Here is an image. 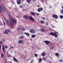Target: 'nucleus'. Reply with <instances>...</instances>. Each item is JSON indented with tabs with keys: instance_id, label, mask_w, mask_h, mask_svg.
Instances as JSON below:
<instances>
[{
	"instance_id": "nucleus-1",
	"label": "nucleus",
	"mask_w": 63,
	"mask_h": 63,
	"mask_svg": "<svg viewBox=\"0 0 63 63\" xmlns=\"http://www.w3.org/2000/svg\"><path fill=\"white\" fill-rule=\"evenodd\" d=\"M9 17V20L10 21V26L11 27L13 28V27L14 26V23H16V20H14V19L11 18V15L10 14H8Z\"/></svg>"
},
{
	"instance_id": "nucleus-2",
	"label": "nucleus",
	"mask_w": 63,
	"mask_h": 63,
	"mask_svg": "<svg viewBox=\"0 0 63 63\" xmlns=\"http://www.w3.org/2000/svg\"><path fill=\"white\" fill-rule=\"evenodd\" d=\"M49 34L50 35H52L53 36H55L56 38H57V33H56L51 32L49 33Z\"/></svg>"
},
{
	"instance_id": "nucleus-3",
	"label": "nucleus",
	"mask_w": 63,
	"mask_h": 63,
	"mask_svg": "<svg viewBox=\"0 0 63 63\" xmlns=\"http://www.w3.org/2000/svg\"><path fill=\"white\" fill-rule=\"evenodd\" d=\"M11 33V32L10 30H5V31H4L3 32V34H8V32Z\"/></svg>"
},
{
	"instance_id": "nucleus-4",
	"label": "nucleus",
	"mask_w": 63,
	"mask_h": 63,
	"mask_svg": "<svg viewBox=\"0 0 63 63\" xmlns=\"http://www.w3.org/2000/svg\"><path fill=\"white\" fill-rule=\"evenodd\" d=\"M52 16L53 18H55L56 19H57L58 18V16L55 14H53L52 15Z\"/></svg>"
},
{
	"instance_id": "nucleus-5",
	"label": "nucleus",
	"mask_w": 63,
	"mask_h": 63,
	"mask_svg": "<svg viewBox=\"0 0 63 63\" xmlns=\"http://www.w3.org/2000/svg\"><path fill=\"white\" fill-rule=\"evenodd\" d=\"M24 42L23 40H19L18 41V44H24Z\"/></svg>"
},
{
	"instance_id": "nucleus-6",
	"label": "nucleus",
	"mask_w": 63,
	"mask_h": 63,
	"mask_svg": "<svg viewBox=\"0 0 63 63\" xmlns=\"http://www.w3.org/2000/svg\"><path fill=\"white\" fill-rule=\"evenodd\" d=\"M29 19L32 22H34L35 21V19L32 17L30 16L29 17Z\"/></svg>"
},
{
	"instance_id": "nucleus-7",
	"label": "nucleus",
	"mask_w": 63,
	"mask_h": 63,
	"mask_svg": "<svg viewBox=\"0 0 63 63\" xmlns=\"http://www.w3.org/2000/svg\"><path fill=\"white\" fill-rule=\"evenodd\" d=\"M2 49L3 51V52L4 54H5L6 53V52L5 51V47L4 45H3L2 46Z\"/></svg>"
},
{
	"instance_id": "nucleus-8",
	"label": "nucleus",
	"mask_w": 63,
	"mask_h": 63,
	"mask_svg": "<svg viewBox=\"0 0 63 63\" xmlns=\"http://www.w3.org/2000/svg\"><path fill=\"white\" fill-rule=\"evenodd\" d=\"M43 10V8L41 7L37 9V11L38 12H40L41 11H42Z\"/></svg>"
},
{
	"instance_id": "nucleus-9",
	"label": "nucleus",
	"mask_w": 63,
	"mask_h": 63,
	"mask_svg": "<svg viewBox=\"0 0 63 63\" xmlns=\"http://www.w3.org/2000/svg\"><path fill=\"white\" fill-rule=\"evenodd\" d=\"M44 42L46 45H48L49 43H50L51 44L52 43H51V42L49 41H44Z\"/></svg>"
},
{
	"instance_id": "nucleus-10",
	"label": "nucleus",
	"mask_w": 63,
	"mask_h": 63,
	"mask_svg": "<svg viewBox=\"0 0 63 63\" xmlns=\"http://www.w3.org/2000/svg\"><path fill=\"white\" fill-rule=\"evenodd\" d=\"M30 32H31V33H35V31L32 29L30 30Z\"/></svg>"
},
{
	"instance_id": "nucleus-11",
	"label": "nucleus",
	"mask_w": 63,
	"mask_h": 63,
	"mask_svg": "<svg viewBox=\"0 0 63 63\" xmlns=\"http://www.w3.org/2000/svg\"><path fill=\"white\" fill-rule=\"evenodd\" d=\"M23 18L25 19H27L28 18V16L27 15H25L23 16Z\"/></svg>"
},
{
	"instance_id": "nucleus-12",
	"label": "nucleus",
	"mask_w": 63,
	"mask_h": 63,
	"mask_svg": "<svg viewBox=\"0 0 63 63\" xmlns=\"http://www.w3.org/2000/svg\"><path fill=\"white\" fill-rule=\"evenodd\" d=\"M13 60L15 62H17V63H18V61L16 59V58L15 57H14V58H13Z\"/></svg>"
},
{
	"instance_id": "nucleus-13",
	"label": "nucleus",
	"mask_w": 63,
	"mask_h": 63,
	"mask_svg": "<svg viewBox=\"0 0 63 63\" xmlns=\"http://www.w3.org/2000/svg\"><path fill=\"white\" fill-rule=\"evenodd\" d=\"M23 33L26 35H27V36H28L29 37L30 36V34H29V33H28L24 32V33Z\"/></svg>"
},
{
	"instance_id": "nucleus-14",
	"label": "nucleus",
	"mask_w": 63,
	"mask_h": 63,
	"mask_svg": "<svg viewBox=\"0 0 63 63\" xmlns=\"http://www.w3.org/2000/svg\"><path fill=\"white\" fill-rule=\"evenodd\" d=\"M2 6L0 5V13H2Z\"/></svg>"
},
{
	"instance_id": "nucleus-15",
	"label": "nucleus",
	"mask_w": 63,
	"mask_h": 63,
	"mask_svg": "<svg viewBox=\"0 0 63 63\" xmlns=\"http://www.w3.org/2000/svg\"><path fill=\"white\" fill-rule=\"evenodd\" d=\"M40 31H42V32H45L46 31V30H45V29H42L41 30H40Z\"/></svg>"
},
{
	"instance_id": "nucleus-16",
	"label": "nucleus",
	"mask_w": 63,
	"mask_h": 63,
	"mask_svg": "<svg viewBox=\"0 0 63 63\" xmlns=\"http://www.w3.org/2000/svg\"><path fill=\"white\" fill-rule=\"evenodd\" d=\"M2 10L3 11L4 13H5V12H6V10H5V9L4 8H3V7H2Z\"/></svg>"
},
{
	"instance_id": "nucleus-17",
	"label": "nucleus",
	"mask_w": 63,
	"mask_h": 63,
	"mask_svg": "<svg viewBox=\"0 0 63 63\" xmlns=\"http://www.w3.org/2000/svg\"><path fill=\"white\" fill-rule=\"evenodd\" d=\"M31 15H32V16H34V15H35V13L33 12H31Z\"/></svg>"
},
{
	"instance_id": "nucleus-18",
	"label": "nucleus",
	"mask_w": 63,
	"mask_h": 63,
	"mask_svg": "<svg viewBox=\"0 0 63 63\" xmlns=\"http://www.w3.org/2000/svg\"><path fill=\"white\" fill-rule=\"evenodd\" d=\"M21 3V0H19L18 2H17V4L18 5H20Z\"/></svg>"
},
{
	"instance_id": "nucleus-19",
	"label": "nucleus",
	"mask_w": 63,
	"mask_h": 63,
	"mask_svg": "<svg viewBox=\"0 0 63 63\" xmlns=\"http://www.w3.org/2000/svg\"><path fill=\"white\" fill-rule=\"evenodd\" d=\"M24 38V37L23 36H21V37H19V39H23Z\"/></svg>"
},
{
	"instance_id": "nucleus-20",
	"label": "nucleus",
	"mask_w": 63,
	"mask_h": 63,
	"mask_svg": "<svg viewBox=\"0 0 63 63\" xmlns=\"http://www.w3.org/2000/svg\"><path fill=\"white\" fill-rule=\"evenodd\" d=\"M41 55H42V56H45L46 55V54L44 52H43L41 54Z\"/></svg>"
},
{
	"instance_id": "nucleus-21",
	"label": "nucleus",
	"mask_w": 63,
	"mask_h": 63,
	"mask_svg": "<svg viewBox=\"0 0 63 63\" xmlns=\"http://www.w3.org/2000/svg\"><path fill=\"white\" fill-rule=\"evenodd\" d=\"M27 1L29 4H30V1H31V0H27Z\"/></svg>"
},
{
	"instance_id": "nucleus-22",
	"label": "nucleus",
	"mask_w": 63,
	"mask_h": 63,
	"mask_svg": "<svg viewBox=\"0 0 63 63\" xmlns=\"http://www.w3.org/2000/svg\"><path fill=\"white\" fill-rule=\"evenodd\" d=\"M35 36H35V35H32V38H35Z\"/></svg>"
},
{
	"instance_id": "nucleus-23",
	"label": "nucleus",
	"mask_w": 63,
	"mask_h": 63,
	"mask_svg": "<svg viewBox=\"0 0 63 63\" xmlns=\"http://www.w3.org/2000/svg\"><path fill=\"white\" fill-rule=\"evenodd\" d=\"M22 30H23V31H24L25 30V29L24 28H22Z\"/></svg>"
},
{
	"instance_id": "nucleus-24",
	"label": "nucleus",
	"mask_w": 63,
	"mask_h": 63,
	"mask_svg": "<svg viewBox=\"0 0 63 63\" xmlns=\"http://www.w3.org/2000/svg\"><path fill=\"white\" fill-rule=\"evenodd\" d=\"M42 59L44 60H46V58L45 57H43L42 58Z\"/></svg>"
},
{
	"instance_id": "nucleus-25",
	"label": "nucleus",
	"mask_w": 63,
	"mask_h": 63,
	"mask_svg": "<svg viewBox=\"0 0 63 63\" xmlns=\"http://www.w3.org/2000/svg\"><path fill=\"white\" fill-rule=\"evenodd\" d=\"M60 18H61V19H62V18H63V16H62V15H61L60 16Z\"/></svg>"
},
{
	"instance_id": "nucleus-26",
	"label": "nucleus",
	"mask_w": 63,
	"mask_h": 63,
	"mask_svg": "<svg viewBox=\"0 0 63 63\" xmlns=\"http://www.w3.org/2000/svg\"><path fill=\"white\" fill-rule=\"evenodd\" d=\"M39 61H40V62H41L42 61V59L41 58H40L39 59Z\"/></svg>"
},
{
	"instance_id": "nucleus-27",
	"label": "nucleus",
	"mask_w": 63,
	"mask_h": 63,
	"mask_svg": "<svg viewBox=\"0 0 63 63\" xmlns=\"http://www.w3.org/2000/svg\"><path fill=\"white\" fill-rule=\"evenodd\" d=\"M1 56L2 57H4V54H3V53H1Z\"/></svg>"
},
{
	"instance_id": "nucleus-28",
	"label": "nucleus",
	"mask_w": 63,
	"mask_h": 63,
	"mask_svg": "<svg viewBox=\"0 0 63 63\" xmlns=\"http://www.w3.org/2000/svg\"><path fill=\"white\" fill-rule=\"evenodd\" d=\"M61 14H63V10H61Z\"/></svg>"
},
{
	"instance_id": "nucleus-29",
	"label": "nucleus",
	"mask_w": 63,
	"mask_h": 63,
	"mask_svg": "<svg viewBox=\"0 0 63 63\" xmlns=\"http://www.w3.org/2000/svg\"><path fill=\"white\" fill-rule=\"evenodd\" d=\"M41 19H45V17H42L41 18Z\"/></svg>"
},
{
	"instance_id": "nucleus-30",
	"label": "nucleus",
	"mask_w": 63,
	"mask_h": 63,
	"mask_svg": "<svg viewBox=\"0 0 63 63\" xmlns=\"http://www.w3.org/2000/svg\"><path fill=\"white\" fill-rule=\"evenodd\" d=\"M5 47L6 49H7V48H8V47L6 46H5Z\"/></svg>"
},
{
	"instance_id": "nucleus-31",
	"label": "nucleus",
	"mask_w": 63,
	"mask_h": 63,
	"mask_svg": "<svg viewBox=\"0 0 63 63\" xmlns=\"http://www.w3.org/2000/svg\"><path fill=\"white\" fill-rule=\"evenodd\" d=\"M56 56H58V55H59V54L58 53H56Z\"/></svg>"
},
{
	"instance_id": "nucleus-32",
	"label": "nucleus",
	"mask_w": 63,
	"mask_h": 63,
	"mask_svg": "<svg viewBox=\"0 0 63 63\" xmlns=\"http://www.w3.org/2000/svg\"><path fill=\"white\" fill-rule=\"evenodd\" d=\"M35 55L36 57H37V56H38V55L36 54H35Z\"/></svg>"
},
{
	"instance_id": "nucleus-33",
	"label": "nucleus",
	"mask_w": 63,
	"mask_h": 63,
	"mask_svg": "<svg viewBox=\"0 0 63 63\" xmlns=\"http://www.w3.org/2000/svg\"><path fill=\"white\" fill-rule=\"evenodd\" d=\"M41 23H44V21H41Z\"/></svg>"
},
{
	"instance_id": "nucleus-34",
	"label": "nucleus",
	"mask_w": 63,
	"mask_h": 63,
	"mask_svg": "<svg viewBox=\"0 0 63 63\" xmlns=\"http://www.w3.org/2000/svg\"><path fill=\"white\" fill-rule=\"evenodd\" d=\"M33 60H32V61L31 62H30V63H33Z\"/></svg>"
},
{
	"instance_id": "nucleus-35",
	"label": "nucleus",
	"mask_w": 63,
	"mask_h": 63,
	"mask_svg": "<svg viewBox=\"0 0 63 63\" xmlns=\"http://www.w3.org/2000/svg\"><path fill=\"white\" fill-rule=\"evenodd\" d=\"M36 16H39V14L37 13L36 14Z\"/></svg>"
},
{
	"instance_id": "nucleus-36",
	"label": "nucleus",
	"mask_w": 63,
	"mask_h": 63,
	"mask_svg": "<svg viewBox=\"0 0 63 63\" xmlns=\"http://www.w3.org/2000/svg\"><path fill=\"white\" fill-rule=\"evenodd\" d=\"M13 48H14V47L13 46H11L10 47V48H11V49Z\"/></svg>"
},
{
	"instance_id": "nucleus-37",
	"label": "nucleus",
	"mask_w": 63,
	"mask_h": 63,
	"mask_svg": "<svg viewBox=\"0 0 63 63\" xmlns=\"http://www.w3.org/2000/svg\"><path fill=\"white\" fill-rule=\"evenodd\" d=\"M3 24H4V25L5 26V25H6V23H5V22H4Z\"/></svg>"
},
{
	"instance_id": "nucleus-38",
	"label": "nucleus",
	"mask_w": 63,
	"mask_h": 63,
	"mask_svg": "<svg viewBox=\"0 0 63 63\" xmlns=\"http://www.w3.org/2000/svg\"><path fill=\"white\" fill-rule=\"evenodd\" d=\"M2 43H3V42L2 41H1L0 42V44H2Z\"/></svg>"
},
{
	"instance_id": "nucleus-39",
	"label": "nucleus",
	"mask_w": 63,
	"mask_h": 63,
	"mask_svg": "<svg viewBox=\"0 0 63 63\" xmlns=\"http://www.w3.org/2000/svg\"><path fill=\"white\" fill-rule=\"evenodd\" d=\"M46 25H48V23H47V22H46V24H45Z\"/></svg>"
},
{
	"instance_id": "nucleus-40",
	"label": "nucleus",
	"mask_w": 63,
	"mask_h": 63,
	"mask_svg": "<svg viewBox=\"0 0 63 63\" xmlns=\"http://www.w3.org/2000/svg\"><path fill=\"white\" fill-rule=\"evenodd\" d=\"M59 61H60V62H63V60H60Z\"/></svg>"
},
{
	"instance_id": "nucleus-41",
	"label": "nucleus",
	"mask_w": 63,
	"mask_h": 63,
	"mask_svg": "<svg viewBox=\"0 0 63 63\" xmlns=\"http://www.w3.org/2000/svg\"><path fill=\"white\" fill-rule=\"evenodd\" d=\"M20 8H22V5L20 6Z\"/></svg>"
},
{
	"instance_id": "nucleus-42",
	"label": "nucleus",
	"mask_w": 63,
	"mask_h": 63,
	"mask_svg": "<svg viewBox=\"0 0 63 63\" xmlns=\"http://www.w3.org/2000/svg\"><path fill=\"white\" fill-rule=\"evenodd\" d=\"M49 8H50V9L51 8V6H49Z\"/></svg>"
},
{
	"instance_id": "nucleus-43",
	"label": "nucleus",
	"mask_w": 63,
	"mask_h": 63,
	"mask_svg": "<svg viewBox=\"0 0 63 63\" xmlns=\"http://www.w3.org/2000/svg\"><path fill=\"white\" fill-rule=\"evenodd\" d=\"M17 29L19 31V30H20V28H18Z\"/></svg>"
},
{
	"instance_id": "nucleus-44",
	"label": "nucleus",
	"mask_w": 63,
	"mask_h": 63,
	"mask_svg": "<svg viewBox=\"0 0 63 63\" xmlns=\"http://www.w3.org/2000/svg\"><path fill=\"white\" fill-rule=\"evenodd\" d=\"M1 46L0 45V50H1Z\"/></svg>"
},
{
	"instance_id": "nucleus-45",
	"label": "nucleus",
	"mask_w": 63,
	"mask_h": 63,
	"mask_svg": "<svg viewBox=\"0 0 63 63\" xmlns=\"http://www.w3.org/2000/svg\"><path fill=\"white\" fill-rule=\"evenodd\" d=\"M10 56H11V55H8V57H10Z\"/></svg>"
},
{
	"instance_id": "nucleus-46",
	"label": "nucleus",
	"mask_w": 63,
	"mask_h": 63,
	"mask_svg": "<svg viewBox=\"0 0 63 63\" xmlns=\"http://www.w3.org/2000/svg\"><path fill=\"white\" fill-rule=\"evenodd\" d=\"M53 48H54V47H52L51 48V49H53Z\"/></svg>"
},
{
	"instance_id": "nucleus-47",
	"label": "nucleus",
	"mask_w": 63,
	"mask_h": 63,
	"mask_svg": "<svg viewBox=\"0 0 63 63\" xmlns=\"http://www.w3.org/2000/svg\"><path fill=\"white\" fill-rule=\"evenodd\" d=\"M7 63V61H5L4 63Z\"/></svg>"
},
{
	"instance_id": "nucleus-48",
	"label": "nucleus",
	"mask_w": 63,
	"mask_h": 63,
	"mask_svg": "<svg viewBox=\"0 0 63 63\" xmlns=\"http://www.w3.org/2000/svg\"><path fill=\"white\" fill-rule=\"evenodd\" d=\"M3 41V42H5V40H4Z\"/></svg>"
},
{
	"instance_id": "nucleus-49",
	"label": "nucleus",
	"mask_w": 63,
	"mask_h": 63,
	"mask_svg": "<svg viewBox=\"0 0 63 63\" xmlns=\"http://www.w3.org/2000/svg\"><path fill=\"white\" fill-rule=\"evenodd\" d=\"M62 8L63 9V6H62Z\"/></svg>"
},
{
	"instance_id": "nucleus-50",
	"label": "nucleus",
	"mask_w": 63,
	"mask_h": 63,
	"mask_svg": "<svg viewBox=\"0 0 63 63\" xmlns=\"http://www.w3.org/2000/svg\"><path fill=\"white\" fill-rule=\"evenodd\" d=\"M6 23L7 24L8 23V21H6Z\"/></svg>"
},
{
	"instance_id": "nucleus-51",
	"label": "nucleus",
	"mask_w": 63,
	"mask_h": 63,
	"mask_svg": "<svg viewBox=\"0 0 63 63\" xmlns=\"http://www.w3.org/2000/svg\"><path fill=\"white\" fill-rule=\"evenodd\" d=\"M38 7H39V5H38Z\"/></svg>"
},
{
	"instance_id": "nucleus-52",
	"label": "nucleus",
	"mask_w": 63,
	"mask_h": 63,
	"mask_svg": "<svg viewBox=\"0 0 63 63\" xmlns=\"http://www.w3.org/2000/svg\"><path fill=\"white\" fill-rule=\"evenodd\" d=\"M49 63H52L51 62H49Z\"/></svg>"
},
{
	"instance_id": "nucleus-53",
	"label": "nucleus",
	"mask_w": 63,
	"mask_h": 63,
	"mask_svg": "<svg viewBox=\"0 0 63 63\" xmlns=\"http://www.w3.org/2000/svg\"><path fill=\"white\" fill-rule=\"evenodd\" d=\"M57 34H58V32H57Z\"/></svg>"
},
{
	"instance_id": "nucleus-54",
	"label": "nucleus",
	"mask_w": 63,
	"mask_h": 63,
	"mask_svg": "<svg viewBox=\"0 0 63 63\" xmlns=\"http://www.w3.org/2000/svg\"><path fill=\"white\" fill-rule=\"evenodd\" d=\"M10 62V63H12V62Z\"/></svg>"
},
{
	"instance_id": "nucleus-55",
	"label": "nucleus",
	"mask_w": 63,
	"mask_h": 63,
	"mask_svg": "<svg viewBox=\"0 0 63 63\" xmlns=\"http://www.w3.org/2000/svg\"><path fill=\"white\" fill-rule=\"evenodd\" d=\"M31 41H32V39H31Z\"/></svg>"
},
{
	"instance_id": "nucleus-56",
	"label": "nucleus",
	"mask_w": 63,
	"mask_h": 63,
	"mask_svg": "<svg viewBox=\"0 0 63 63\" xmlns=\"http://www.w3.org/2000/svg\"><path fill=\"white\" fill-rule=\"evenodd\" d=\"M54 26H53V28H54Z\"/></svg>"
},
{
	"instance_id": "nucleus-57",
	"label": "nucleus",
	"mask_w": 63,
	"mask_h": 63,
	"mask_svg": "<svg viewBox=\"0 0 63 63\" xmlns=\"http://www.w3.org/2000/svg\"><path fill=\"white\" fill-rule=\"evenodd\" d=\"M17 1H18V0H16Z\"/></svg>"
},
{
	"instance_id": "nucleus-58",
	"label": "nucleus",
	"mask_w": 63,
	"mask_h": 63,
	"mask_svg": "<svg viewBox=\"0 0 63 63\" xmlns=\"http://www.w3.org/2000/svg\"><path fill=\"white\" fill-rule=\"evenodd\" d=\"M33 1H34L35 0H32Z\"/></svg>"
},
{
	"instance_id": "nucleus-59",
	"label": "nucleus",
	"mask_w": 63,
	"mask_h": 63,
	"mask_svg": "<svg viewBox=\"0 0 63 63\" xmlns=\"http://www.w3.org/2000/svg\"><path fill=\"white\" fill-rule=\"evenodd\" d=\"M0 25H1V23H0Z\"/></svg>"
},
{
	"instance_id": "nucleus-60",
	"label": "nucleus",
	"mask_w": 63,
	"mask_h": 63,
	"mask_svg": "<svg viewBox=\"0 0 63 63\" xmlns=\"http://www.w3.org/2000/svg\"><path fill=\"white\" fill-rule=\"evenodd\" d=\"M33 2H34V1H33Z\"/></svg>"
},
{
	"instance_id": "nucleus-61",
	"label": "nucleus",
	"mask_w": 63,
	"mask_h": 63,
	"mask_svg": "<svg viewBox=\"0 0 63 63\" xmlns=\"http://www.w3.org/2000/svg\"><path fill=\"white\" fill-rule=\"evenodd\" d=\"M43 1V2H44V1Z\"/></svg>"
}]
</instances>
